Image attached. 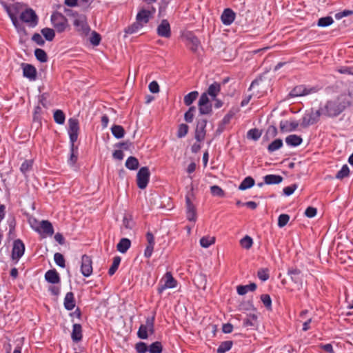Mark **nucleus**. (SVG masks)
Returning <instances> with one entry per match:
<instances>
[{"mask_svg": "<svg viewBox=\"0 0 353 353\" xmlns=\"http://www.w3.org/2000/svg\"><path fill=\"white\" fill-rule=\"evenodd\" d=\"M1 4L3 6V8L10 17L12 23L18 33L26 34V31L24 27L19 22L17 19V15L23 10V5L19 2L9 5L3 1H1Z\"/></svg>", "mask_w": 353, "mask_h": 353, "instance_id": "1", "label": "nucleus"}, {"mask_svg": "<svg viewBox=\"0 0 353 353\" xmlns=\"http://www.w3.org/2000/svg\"><path fill=\"white\" fill-rule=\"evenodd\" d=\"M350 103L345 97H340L334 100L328 101L325 105V115L334 117L339 115Z\"/></svg>", "mask_w": 353, "mask_h": 353, "instance_id": "2", "label": "nucleus"}, {"mask_svg": "<svg viewBox=\"0 0 353 353\" xmlns=\"http://www.w3.org/2000/svg\"><path fill=\"white\" fill-rule=\"evenodd\" d=\"M72 23L76 30L81 35H87L90 30V27L87 23L86 17L84 15H74Z\"/></svg>", "mask_w": 353, "mask_h": 353, "instance_id": "3", "label": "nucleus"}, {"mask_svg": "<svg viewBox=\"0 0 353 353\" xmlns=\"http://www.w3.org/2000/svg\"><path fill=\"white\" fill-rule=\"evenodd\" d=\"M199 117L203 115H211L212 113V105L205 94H201L198 102Z\"/></svg>", "mask_w": 353, "mask_h": 353, "instance_id": "4", "label": "nucleus"}, {"mask_svg": "<svg viewBox=\"0 0 353 353\" xmlns=\"http://www.w3.org/2000/svg\"><path fill=\"white\" fill-rule=\"evenodd\" d=\"M319 90L317 87H307L305 85L295 86L289 93L290 97L305 96L316 93Z\"/></svg>", "mask_w": 353, "mask_h": 353, "instance_id": "5", "label": "nucleus"}, {"mask_svg": "<svg viewBox=\"0 0 353 353\" xmlns=\"http://www.w3.org/2000/svg\"><path fill=\"white\" fill-rule=\"evenodd\" d=\"M207 122L208 119L203 117H199L196 119L194 138L198 142L203 141L205 137Z\"/></svg>", "mask_w": 353, "mask_h": 353, "instance_id": "6", "label": "nucleus"}, {"mask_svg": "<svg viewBox=\"0 0 353 353\" xmlns=\"http://www.w3.org/2000/svg\"><path fill=\"white\" fill-rule=\"evenodd\" d=\"M20 19L31 28L35 27L38 23L37 16L35 12L30 8L21 12L20 14Z\"/></svg>", "mask_w": 353, "mask_h": 353, "instance_id": "7", "label": "nucleus"}, {"mask_svg": "<svg viewBox=\"0 0 353 353\" xmlns=\"http://www.w3.org/2000/svg\"><path fill=\"white\" fill-rule=\"evenodd\" d=\"M150 172L148 167L140 168L137 174V183L140 189H145L150 180Z\"/></svg>", "mask_w": 353, "mask_h": 353, "instance_id": "8", "label": "nucleus"}, {"mask_svg": "<svg viewBox=\"0 0 353 353\" xmlns=\"http://www.w3.org/2000/svg\"><path fill=\"white\" fill-rule=\"evenodd\" d=\"M51 21L54 28L59 32H63L68 26L67 19L62 14L59 12L52 14Z\"/></svg>", "mask_w": 353, "mask_h": 353, "instance_id": "9", "label": "nucleus"}, {"mask_svg": "<svg viewBox=\"0 0 353 353\" xmlns=\"http://www.w3.org/2000/svg\"><path fill=\"white\" fill-rule=\"evenodd\" d=\"M156 10L154 7H148V8H142L138 12L136 20L138 21L143 26L145 25L150 21L155 13Z\"/></svg>", "mask_w": 353, "mask_h": 353, "instance_id": "10", "label": "nucleus"}, {"mask_svg": "<svg viewBox=\"0 0 353 353\" xmlns=\"http://www.w3.org/2000/svg\"><path fill=\"white\" fill-rule=\"evenodd\" d=\"M176 285V281L174 279L172 274L166 272L164 277L160 281L158 292L161 294L167 288H174Z\"/></svg>", "mask_w": 353, "mask_h": 353, "instance_id": "11", "label": "nucleus"}, {"mask_svg": "<svg viewBox=\"0 0 353 353\" xmlns=\"http://www.w3.org/2000/svg\"><path fill=\"white\" fill-rule=\"evenodd\" d=\"M79 121L75 118H70L68 120V134L70 143H74L78 139Z\"/></svg>", "mask_w": 353, "mask_h": 353, "instance_id": "12", "label": "nucleus"}, {"mask_svg": "<svg viewBox=\"0 0 353 353\" xmlns=\"http://www.w3.org/2000/svg\"><path fill=\"white\" fill-rule=\"evenodd\" d=\"M81 272L84 276L88 277L92 273V263L90 256L83 255L81 258Z\"/></svg>", "mask_w": 353, "mask_h": 353, "instance_id": "13", "label": "nucleus"}, {"mask_svg": "<svg viewBox=\"0 0 353 353\" xmlns=\"http://www.w3.org/2000/svg\"><path fill=\"white\" fill-rule=\"evenodd\" d=\"M25 245L20 239H17L13 243L12 258L18 261L24 254Z\"/></svg>", "mask_w": 353, "mask_h": 353, "instance_id": "14", "label": "nucleus"}, {"mask_svg": "<svg viewBox=\"0 0 353 353\" xmlns=\"http://www.w3.org/2000/svg\"><path fill=\"white\" fill-rule=\"evenodd\" d=\"M34 227V230L42 235L52 236L54 234L52 225L48 221H41L39 227Z\"/></svg>", "mask_w": 353, "mask_h": 353, "instance_id": "15", "label": "nucleus"}, {"mask_svg": "<svg viewBox=\"0 0 353 353\" xmlns=\"http://www.w3.org/2000/svg\"><path fill=\"white\" fill-rule=\"evenodd\" d=\"M157 34L164 38H170L171 37L170 25L168 20L163 19L158 26L157 29Z\"/></svg>", "mask_w": 353, "mask_h": 353, "instance_id": "16", "label": "nucleus"}, {"mask_svg": "<svg viewBox=\"0 0 353 353\" xmlns=\"http://www.w3.org/2000/svg\"><path fill=\"white\" fill-rule=\"evenodd\" d=\"M236 17L235 12L230 8H225L221 16V20L225 26H229L234 21Z\"/></svg>", "mask_w": 353, "mask_h": 353, "instance_id": "17", "label": "nucleus"}, {"mask_svg": "<svg viewBox=\"0 0 353 353\" xmlns=\"http://www.w3.org/2000/svg\"><path fill=\"white\" fill-rule=\"evenodd\" d=\"M288 275H290L291 280L298 286L301 287L303 284V279L301 271L297 268H290L288 271Z\"/></svg>", "mask_w": 353, "mask_h": 353, "instance_id": "18", "label": "nucleus"}, {"mask_svg": "<svg viewBox=\"0 0 353 353\" xmlns=\"http://www.w3.org/2000/svg\"><path fill=\"white\" fill-rule=\"evenodd\" d=\"M185 37L188 41L187 45L188 48L192 52L196 53L200 46V41L196 37L191 33L187 34Z\"/></svg>", "mask_w": 353, "mask_h": 353, "instance_id": "19", "label": "nucleus"}, {"mask_svg": "<svg viewBox=\"0 0 353 353\" xmlns=\"http://www.w3.org/2000/svg\"><path fill=\"white\" fill-rule=\"evenodd\" d=\"M221 91V85L218 82H214L208 87L206 92L203 94H205L207 97L210 96L212 99H215L218 94Z\"/></svg>", "mask_w": 353, "mask_h": 353, "instance_id": "20", "label": "nucleus"}, {"mask_svg": "<svg viewBox=\"0 0 353 353\" xmlns=\"http://www.w3.org/2000/svg\"><path fill=\"white\" fill-rule=\"evenodd\" d=\"M23 74L25 77L28 78L30 80H34L36 79L37 70L32 65L23 64Z\"/></svg>", "mask_w": 353, "mask_h": 353, "instance_id": "21", "label": "nucleus"}, {"mask_svg": "<svg viewBox=\"0 0 353 353\" xmlns=\"http://www.w3.org/2000/svg\"><path fill=\"white\" fill-rule=\"evenodd\" d=\"M319 120L315 117L314 114L313 113V111H312L310 113H307L304 115L302 119L301 125L303 128H306L310 125L315 124Z\"/></svg>", "mask_w": 353, "mask_h": 353, "instance_id": "22", "label": "nucleus"}, {"mask_svg": "<svg viewBox=\"0 0 353 353\" xmlns=\"http://www.w3.org/2000/svg\"><path fill=\"white\" fill-rule=\"evenodd\" d=\"M299 126L297 121L288 122V121L280 123V130L281 132H291L295 130Z\"/></svg>", "mask_w": 353, "mask_h": 353, "instance_id": "23", "label": "nucleus"}, {"mask_svg": "<svg viewBox=\"0 0 353 353\" xmlns=\"http://www.w3.org/2000/svg\"><path fill=\"white\" fill-rule=\"evenodd\" d=\"M303 141L301 136L296 134H290L285 138V143L287 145L292 147H296L299 145Z\"/></svg>", "mask_w": 353, "mask_h": 353, "instance_id": "24", "label": "nucleus"}, {"mask_svg": "<svg viewBox=\"0 0 353 353\" xmlns=\"http://www.w3.org/2000/svg\"><path fill=\"white\" fill-rule=\"evenodd\" d=\"M283 179L280 175L268 174L264 176V183L267 185L279 184L282 182Z\"/></svg>", "mask_w": 353, "mask_h": 353, "instance_id": "25", "label": "nucleus"}, {"mask_svg": "<svg viewBox=\"0 0 353 353\" xmlns=\"http://www.w3.org/2000/svg\"><path fill=\"white\" fill-rule=\"evenodd\" d=\"M64 306L68 310H72L75 307L74 294L72 292H68L64 299Z\"/></svg>", "mask_w": 353, "mask_h": 353, "instance_id": "26", "label": "nucleus"}, {"mask_svg": "<svg viewBox=\"0 0 353 353\" xmlns=\"http://www.w3.org/2000/svg\"><path fill=\"white\" fill-rule=\"evenodd\" d=\"M46 280L50 283H58L60 278L56 270H48L45 274Z\"/></svg>", "mask_w": 353, "mask_h": 353, "instance_id": "27", "label": "nucleus"}, {"mask_svg": "<svg viewBox=\"0 0 353 353\" xmlns=\"http://www.w3.org/2000/svg\"><path fill=\"white\" fill-rule=\"evenodd\" d=\"M131 245V241L127 238H123L117 245V249L121 253H125Z\"/></svg>", "mask_w": 353, "mask_h": 353, "instance_id": "28", "label": "nucleus"}, {"mask_svg": "<svg viewBox=\"0 0 353 353\" xmlns=\"http://www.w3.org/2000/svg\"><path fill=\"white\" fill-rule=\"evenodd\" d=\"M256 289V285L254 283H251L249 285H239L237 287V292L239 295H244L248 291L254 292Z\"/></svg>", "mask_w": 353, "mask_h": 353, "instance_id": "29", "label": "nucleus"}, {"mask_svg": "<svg viewBox=\"0 0 353 353\" xmlns=\"http://www.w3.org/2000/svg\"><path fill=\"white\" fill-rule=\"evenodd\" d=\"M82 338V330L80 324L75 323L73 325L72 339L74 341H79Z\"/></svg>", "mask_w": 353, "mask_h": 353, "instance_id": "30", "label": "nucleus"}, {"mask_svg": "<svg viewBox=\"0 0 353 353\" xmlns=\"http://www.w3.org/2000/svg\"><path fill=\"white\" fill-rule=\"evenodd\" d=\"M125 131L124 128L119 125H112V134L117 139H121L124 137Z\"/></svg>", "mask_w": 353, "mask_h": 353, "instance_id": "31", "label": "nucleus"}, {"mask_svg": "<svg viewBox=\"0 0 353 353\" xmlns=\"http://www.w3.org/2000/svg\"><path fill=\"white\" fill-rule=\"evenodd\" d=\"M78 159V148L74 146V143H70V156L68 159V163L74 165Z\"/></svg>", "mask_w": 353, "mask_h": 353, "instance_id": "32", "label": "nucleus"}, {"mask_svg": "<svg viewBox=\"0 0 353 353\" xmlns=\"http://www.w3.org/2000/svg\"><path fill=\"white\" fill-rule=\"evenodd\" d=\"M257 322V316L256 314H250L243 319V325L245 327H255Z\"/></svg>", "mask_w": 353, "mask_h": 353, "instance_id": "33", "label": "nucleus"}, {"mask_svg": "<svg viewBox=\"0 0 353 353\" xmlns=\"http://www.w3.org/2000/svg\"><path fill=\"white\" fill-rule=\"evenodd\" d=\"M254 185V180L251 176L245 177L241 183L239 189L241 190H245L246 189L252 188Z\"/></svg>", "mask_w": 353, "mask_h": 353, "instance_id": "34", "label": "nucleus"}, {"mask_svg": "<svg viewBox=\"0 0 353 353\" xmlns=\"http://www.w3.org/2000/svg\"><path fill=\"white\" fill-rule=\"evenodd\" d=\"M139 163L138 159L134 157H130L128 158L125 162V166L127 168L131 170H137L139 168Z\"/></svg>", "mask_w": 353, "mask_h": 353, "instance_id": "35", "label": "nucleus"}, {"mask_svg": "<svg viewBox=\"0 0 353 353\" xmlns=\"http://www.w3.org/2000/svg\"><path fill=\"white\" fill-rule=\"evenodd\" d=\"M198 96H199V92L197 91H192V92L188 93V94H186L184 97V99H183L184 103L187 106L190 105L196 99Z\"/></svg>", "mask_w": 353, "mask_h": 353, "instance_id": "36", "label": "nucleus"}, {"mask_svg": "<svg viewBox=\"0 0 353 353\" xmlns=\"http://www.w3.org/2000/svg\"><path fill=\"white\" fill-rule=\"evenodd\" d=\"M53 117H54V121L57 124L62 125V124L64 123L65 119V114H64V113H63V112L62 110H57L54 112Z\"/></svg>", "mask_w": 353, "mask_h": 353, "instance_id": "37", "label": "nucleus"}, {"mask_svg": "<svg viewBox=\"0 0 353 353\" xmlns=\"http://www.w3.org/2000/svg\"><path fill=\"white\" fill-rule=\"evenodd\" d=\"M283 146V141L281 139H275L268 147V150L270 152H273Z\"/></svg>", "mask_w": 353, "mask_h": 353, "instance_id": "38", "label": "nucleus"}, {"mask_svg": "<svg viewBox=\"0 0 353 353\" xmlns=\"http://www.w3.org/2000/svg\"><path fill=\"white\" fill-rule=\"evenodd\" d=\"M34 55L37 59L41 63H45L48 60L47 54L43 49L37 48L34 50Z\"/></svg>", "mask_w": 353, "mask_h": 353, "instance_id": "39", "label": "nucleus"}, {"mask_svg": "<svg viewBox=\"0 0 353 353\" xmlns=\"http://www.w3.org/2000/svg\"><path fill=\"white\" fill-rule=\"evenodd\" d=\"M148 351L150 353H161L163 351V346L161 343L159 341H155L152 343L148 347Z\"/></svg>", "mask_w": 353, "mask_h": 353, "instance_id": "40", "label": "nucleus"}, {"mask_svg": "<svg viewBox=\"0 0 353 353\" xmlns=\"http://www.w3.org/2000/svg\"><path fill=\"white\" fill-rule=\"evenodd\" d=\"M233 342L232 341H225L222 342L218 347V353H225L230 350L232 346Z\"/></svg>", "mask_w": 353, "mask_h": 353, "instance_id": "41", "label": "nucleus"}, {"mask_svg": "<svg viewBox=\"0 0 353 353\" xmlns=\"http://www.w3.org/2000/svg\"><path fill=\"white\" fill-rule=\"evenodd\" d=\"M252 244H253V240L248 235L245 236L240 241V245H241V247L246 250L250 249L252 246Z\"/></svg>", "mask_w": 353, "mask_h": 353, "instance_id": "42", "label": "nucleus"}, {"mask_svg": "<svg viewBox=\"0 0 353 353\" xmlns=\"http://www.w3.org/2000/svg\"><path fill=\"white\" fill-rule=\"evenodd\" d=\"M143 327H145L150 334H153L154 333V316L147 318Z\"/></svg>", "mask_w": 353, "mask_h": 353, "instance_id": "43", "label": "nucleus"}, {"mask_svg": "<svg viewBox=\"0 0 353 353\" xmlns=\"http://www.w3.org/2000/svg\"><path fill=\"white\" fill-rule=\"evenodd\" d=\"M261 136V132L257 128L250 130L247 133V137L249 139L257 141Z\"/></svg>", "mask_w": 353, "mask_h": 353, "instance_id": "44", "label": "nucleus"}, {"mask_svg": "<svg viewBox=\"0 0 353 353\" xmlns=\"http://www.w3.org/2000/svg\"><path fill=\"white\" fill-rule=\"evenodd\" d=\"M41 33L47 41H51L54 39L55 34L52 28H45L41 30Z\"/></svg>", "mask_w": 353, "mask_h": 353, "instance_id": "45", "label": "nucleus"}, {"mask_svg": "<svg viewBox=\"0 0 353 353\" xmlns=\"http://www.w3.org/2000/svg\"><path fill=\"white\" fill-rule=\"evenodd\" d=\"M215 238L214 236H203L200 239V244L203 248H208L214 243Z\"/></svg>", "mask_w": 353, "mask_h": 353, "instance_id": "46", "label": "nucleus"}, {"mask_svg": "<svg viewBox=\"0 0 353 353\" xmlns=\"http://www.w3.org/2000/svg\"><path fill=\"white\" fill-rule=\"evenodd\" d=\"M143 27V26L136 20V21L134 23H132L131 26H128L125 29V32L128 34H132L137 32Z\"/></svg>", "mask_w": 353, "mask_h": 353, "instance_id": "47", "label": "nucleus"}, {"mask_svg": "<svg viewBox=\"0 0 353 353\" xmlns=\"http://www.w3.org/2000/svg\"><path fill=\"white\" fill-rule=\"evenodd\" d=\"M334 22L333 19L331 17H321L319 19L317 25L320 27H327L331 25Z\"/></svg>", "mask_w": 353, "mask_h": 353, "instance_id": "48", "label": "nucleus"}, {"mask_svg": "<svg viewBox=\"0 0 353 353\" xmlns=\"http://www.w3.org/2000/svg\"><path fill=\"white\" fill-rule=\"evenodd\" d=\"M210 192L215 196L223 197L225 196V192L222 188L216 185L210 187Z\"/></svg>", "mask_w": 353, "mask_h": 353, "instance_id": "49", "label": "nucleus"}, {"mask_svg": "<svg viewBox=\"0 0 353 353\" xmlns=\"http://www.w3.org/2000/svg\"><path fill=\"white\" fill-rule=\"evenodd\" d=\"M350 174V169L347 165H343L341 169L337 172L336 178L339 179H343L347 176Z\"/></svg>", "mask_w": 353, "mask_h": 353, "instance_id": "50", "label": "nucleus"}, {"mask_svg": "<svg viewBox=\"0 0 353 353\" xmlns=\"http://www.w3.org/2000/svg\"><path fill=\"white\" fill-rule=\"evenodd\" d=\"M33 165L32 160H26L21 165L20 170L23 174H26L32 169Z\"/></svg>", "mask_w": 353, "mask_h": 353, "instance_id": "51", "label": "nucleus"}, {"mask_svg": "<svg viewBox=\"0 0 353 353\" xmlns=\"http://www.w3.org/2000/svg\"><path fill=\"white\" fill-rule=\"evenodd\" d=\"M54 260L55 263L58 266H59L61 268H65V259H64L63 254H61V253H59V252L55 253L54 255Z\"/></svg>", "mask_w": 353, "mask_h": 353, "instance_id": "52", "label": "nucleus"}, {"mask_svg": "<svg viewBox=\"0 0 353 353\" xmlns=\"http://www.w3.org/2000/svg\"><path fill=\"white\" fill-rule=\"evenodd\" d=\"M189 127L187 124H180L179 125L178 131H177V137L179 138L184 137L188 132Z\"/></svg>", "mask_w": 353, "mask_h": 353, "instance_id": "53", "label": "nucleus"}, {"mask_svg": "<svg viewBox=\"0 0 353 353\" xmlns=\"http://www.w3.org/2000/svg\"><path fill=\"white\" fill-rule=\"evenodd\" d=\"M290 220V216L286 214H281L279 215L278 219V226L279 228H283L287 225Z\"/></svg>", "mask_w": 353, "mask_h": 353, "instance_id": "54", "label": "nucleus"}, {"mask_svg": "<svg viewBox=\"0 0 353 353\" xmlns=\"http://www.w3.org/2000/svg\"><path fill=\"white\" fill-rule=\"evenodd\" d=\"M100 41H101V37H100L99 34L93 31L91 33V36L90 37V43L94 46H97L99 44Z\"/></svg>", "mask_w": 353, "mask_h": 353, "instance_id": "55", "label": "nucleus"}, {"mask_svg": "<svg viewBox=\"0 0 353 353\" xmlns=\"http://www.w3.org/2000/svg\"><path fill=\"white\" fill-rule=\"evenodd\" d=\"M137 336L141 339H147L148 338V331L143 327V324L140 325L137 332Z\"/></svg>", "mask_w": 353, "mask_h": 353, "instance_id": "56", "label": "nucleus"}, {"mask_svg": "<svg viewBox=\"0 0 353 353\" xmlns=\"http://www.w3.org/2000/svg\"><path fill=\"white\" fill-rule=\"evenodd\" d=\"M261 300L268 310H271L272 300L268 294H262L261 296Z\"/></svg>", "mask_w": 353, "mask_h": 353, "instance_id": "57", "label": "nucleus"}, {"mask_svg": "<svg viewBox=\"0 0 353 353\" xmlns=\"http://www.w3.org/2000/svg\"><path fill=\"white\" fill-rule=\"evenodd\" d=\"M135 349L138 353H145L148 351V347L144 342H139L136 344Z\"/></svg>", "mask_w": 353, "mask_h": 353, "instance_id": "58", "label": "nucleus"}, {"mask_svg": "<svg viewBox=\"0 0 353 353\" xmlns=\"http://www.w3.org/2000/svg\"><path fill=\"white\" fill-rule=\"evenodd\" d=\"M257 276L263 281L268 280L270 276L267 269H260L257 272Z\"/></svg>", "mask_w": 353, "mask_h": 353, "instance_id": "59", "label": "nucleus"}, {"mask_svg": "<svg viewBox=\"0 0 353 353\" xmlns=\"http://www.w3.org/2000/svg\"><path fill=\"white\" fill-rule=\"evenodd\" d=\"M121 258L119 256H116L113 259V262L112 263V275L115 273L117 270L118 267L121 263Z\"/></svg>", "mask_w": 353, "mask_h": 353, "instance_id": "60", "label": "nucleus"}, {"mask_svg": "<svg viewBox=\"0 0 353 353\" xmlns=\"http://www.w3.org/2000/svg\"><path fill=\"white\" fill-rule=\"evenodd\" d=\"M187 212H196L195 206L190 201L189 193L185 196Z\"/></svg>", "mask_w": 353, "mask_h": 353, "instance_id": "61", "label": "nucleus"}, {"mask_svg": "<svg viewBox=\"0 0 353 353\" xmlns=\"http://www.w3.org/2000/svg\"><path fill=\"white\" fill-rule=\"evenodd\" d=\"M277 129L274 125H270L268 127L266 131V136L270 138H274L277 135Z\"/></svg>", "mask_w": 353, "mask_h": 353, "instance_id": "62", "label": "nucleus"}, {"mask_svg": "<svg viewBox=\"0 0 353 353\" xmlns=\"http://www.w3.org/2000/svg\"><path fill=\"white\" fill-rule=\"evenodd\" d=\"M297 188L296 184H292L290 186L283 188V193L286 196H290L293 194L295 190Z\"/></svg>", "mask_w": 353, "mask_h": 353, "instance_id": "63", "label": "nucleus"}, {"mask_svg": "<svg viewBox=\"0 0 353 353\" xmlns=\"http://www.w3.org/2000/svg\"><path fill=\"white\" fill-rule=\"evenodd\" d=\"M317 213L316 208L314 207H308L305 211V215L309 218H312L316 216Z\"/></svg>", "mask_w": 353, "mask_h": 353, "instance_id": "64", "label": "nucleus"}]
</instances>
